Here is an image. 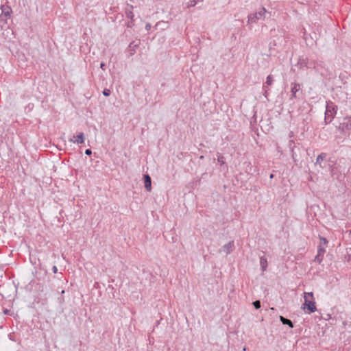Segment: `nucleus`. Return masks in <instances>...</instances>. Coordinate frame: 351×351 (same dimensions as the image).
Returning a JSON list of instances; mask_svg holds the SVG:
<instances>
[{"instance_id": "1", "label": "nucleus", "mask_w": 351, "mask_h": 351, "mask_svg": "<svg viewBox=\"0 0 351 351\" xmlns=\"http://www.w3.org/2000/svg\"><path fill=\"white\" fill-rule=\"evenodd\" d=\"M338 107L331 101H327L324 116V122L327 125L330 123L337 114Z\"/></svg>"}, {"instance_id": "2", "label": "nucleus", "mask_w": 351, "mask_h": 351, "mask_svg": "<svg viewBox=\"0 0 351 351\" xmlns=\"http://www.w3.org/2000/svg\"><path fill=\"white\" fill-rule=\"evenodd\" d=\"M304 302L302 304L304 309L306 308L309 313H314L317 311L315 302L313 297V293L312 291L304 292Z\"/></svg>"}, {"instance_id": "3", "label": "nucleus", "mask_w": 351, "mask_h": 351, "mask_svg": "<svg viewBox=\"0 0 351 351\" xmlns=\"http://www.w3.org/2000/svg\"><path fill=\"white\" fill-rule=\"evenodd\" d=\"M267 10L264 7H262L258 12L251 13L247 16V23H256L259 20H264Z\"/></svg>"}, {"instance_id": "4", "label": "nucleus", "mask_w": 351, "mask_h": 351, "mask_svg": "<svg viewBox=\"0 0 351 351\" xmlns=\"http://www.w3.org/2000/svg\"><path fill=\"white\" fill-rule=\"evenodd\" d=\"M300 69H315L316 62L313 60H310L307 58L300 57L296 64Z\"/></svg>"}, {"instance_id": "5", "label": "nucleus", "mask_w": 351, "mask_h": 351, "mask_svg": "<svg viewBox=\"0 0 351 351\" xmlns=\"http://www.w3.org/2000/svg\"><path fill=\"white\" fill-rule=\"evenodd\" d=\"M339 130L343 132H351V116L343 119V121L339 126Z\"/></svg>"}, {"instance_id": "6", "label": "nucleus", "mask_w": 351, "mask_h": 351, "mask_svg": "<svg viewBox=\"0 0 351 351\" xmlns=\"http://www.w3.org/2000/svg\"><path fill=\"white\" fill-rule=\"evenodd\" d=\"M71 142L76 144H82L85 141V136L83 132H80L77 135L73 136L69 139Z\"/></svg>"}, {"instance_id": "7", "label": "nucleus", "mask_w": 351, "mask_h": 351, "mask_svg": "<svg viewBox=\"0 0 351 351\" xmlns=\"http://www.w3.org/2000/svg\"><path fill=\"white\" fill-rule=\"evenodd\" d=\"M234 248H235L234 242V241H231L228 242V243L225 244L221 247V251H223L228 255V254H230V253H232L234 251Z\"/></svg>"}, {"instance_id": "8", "label": "nucleus", "mask_w": 351, "mask_h": 351, "mask_svg": "<svg viewBox=\"0 0 351 351\" xmlns=\"http://www.w3.org/2000/svg\"><path fill=\"white\" fill-rule=\"evenodd\" d=\"M300 88H301V85L300 84L291 83V97L290 98L291 99L297 97V93L299 92Z\"/></svg>"}, {"instance_id": "9", "label": "nucleus", "mask_w": 351, "mask_h": 351, "mask_svg": "<svg viewBox=\"0 0 351 351\" xmlns=\"http://www.w3.org/2000/svg\"><path fill=\"white\" fill-rule=\"evenodd\" d=\"M319 243L317 246V251L319 252L320 250H323V253L326 252V248L328 245V240L322 236H319Z\"/></svg>"}, {"instance_id": "10", "label": "nucleus", "mask_w": 351, "mask_h": 351, "mask_svg": "<svg viewBox=\"0 0 351 351\" xmlns=\"http://www.w3.org/2000/svg\"><path fill=\"white\" fill-rule=\"evenodd\" d=\"M327 154L325 152H322L319 154L316 158V162L315 163V165H319L320 168H324V165H322L324 160L326 159Z\"/></svg>"}, {"instance_id": "11", "label": "nucleus", "mask_w": 351, "mask_h": 351, "mask_svg": "<svg viewBox=\"0 0 351 351\" xmlns=\"http://www.w3.org/2000/svg\"><path fill=\"white\" fill-rule=\"evenodd\" d=\"M144 186L147 191H152V179L149 174L143 175Z\"/></svg>"}, {"instance_id": "12", "label": "nucleus", "mask_w": 351, "mask_h": 351, "mask_svg": "<svg viewBox=\"0 0 351 351\" xmlns=\"http://www.w3.org/2000/svg\"><path fill=\"white\" fill-rule=\"evenodd\" d=\"M133 5H130L129 3L127 4L126 7L125 8V13L127 18L130 19L132 21H134V13H133Z\"/></svg>"}, {"instance_id": "13", "label": "nucleus", "mask_w": 351, "mask_h": 351, "mask_svg": "<svg viewBox=\"0 0 351 351\" xmlns=\"http://www.w3.org/2000/svg\"><path fill=\"white\" fill-rule=\"evenodd\" d=\"M0 8L1 10V14L2 15L3 14L6 17L10 16V14L12 12V9H11V8L10 6H8V5H7V6L1 5Z\"/></svg>"}, {"instance_id": "14", "label": "nucleus", "mask_w": 351, "mask_h": 351, "mask_svg": "<svg viewBox=\"0 0 351 351\" xmlns=\"http://www.w3.org/2000/svg\"><path fill=\"white\" fill-rule=\"evenodd\" d=\"M260 266L262 271H265L267 268V259L265 256L260 257Z\"/></svg>"}, {"instance_id": "15", "label": "nucleus", "mask_w": 351, "mask_h": 351, "mask_svg": "<svg viewBox=\"0 0 351 351\" xmlns=\"http://www.w3.org/2000/svg\"><path fill=\"white\" fill-rule=\"evenodd\" d=\"M279 318L282 324L287 325L291 328H293V326H294L293 324L290 319L285 318V317H283L282 315H280Z\"/></svg>"}, {"instance_id": "16", "label": "nucleus", "mask_w": 351, "mask_h": 351, "mask_svg": "<svg viewBox=\"0 0 351 351\" xmlns=\"http://www.w3.org/2000/svg\"><path fill=\"white\" fill-rule=\"evenodd\" d=\"M324 253H323V250H320L319 252L317 251V254L315 256L314 261L318 263H321L323 260Z\"/></svg>"}, {"instance_id": "17", "label": "nucleus", "mask_w": 351, "mask_h": 351, "mask_svg": "<svg viewBox=\"0 0 351 351\" xmlns=\"http://www.w3.org/2000/svg\"><path fill=\"white\" fill-rule=\"evenodd\" d=\"M138 44H135L134 42H131L128 46V50L130 51V56H132L135 53V48L138 47Z\"/></svg>"}, {"instance_id": "18", "label": "nucleus", "mask_w": 351, "mask_h": 351, "mask_svg": "<svg viewBox=\"0 0 351 351\" xmlns=\"http://www.w3.org/2000/svg\"><path fill=\"white\" fill-rule=\"evenodd\" d=\"M274 82V79L271 75H269L266 78V82L263 85H265L267 87L271 86Z\"/></svg>"}, {"instance_id": "19", "label": "nucleus", "mask_w": 351, "mask_h": 351, "mask_svg": "<svg viewBox=\"0 0 351 351\" xmlns=\"http://www.w3.org/2000/svg\"><path fill=\"white\" fill-rule=\"evenodd\" d=\"M217 162L221 166L225 163V158L223 156L219 153H217Z\"/></svg>"}, {"instance_id": "20", "label": "nucleus", "mask_w": 351, "mask_h": 351, "mask_svg": "<svg viewBox=\"0 0 351 351\" xmlns=\"http://www.w3.org/2000/svg\"><path fill=\"white\" fill-rule=\"evenodd\" d=\"M198 1L199 0H190V2L187 5V8H189L191 7H194L197 3Z\"/></svg>"}, {"instance_id": "21", "label": "nucleus", "mask_w": 351, "mask_h": 351, "mask_svg": "<svg viewBox=\"0 0 351 351\" xmlns=\"http://www.w3.org/2000/svg\"><path fill=\"white\" fill-rule=\"evenodd\" d=\"M252 304L256 309H258L261 306L260 300H256V301L253 302Z\"/></svg>"}, {"instance_id": "22", "label": "nucleus", "mask_w": 351, "mask_h": 351, "mask_svg": "<svg viewBox=\"0 0 351 351\" xmlns=\"http://www.w3.org/2000/svg\"><path fill=\"white\" fill-rule=\"evenodd\" d=\"M102 93L104 96L108 97L110 95L111 91L108 88H104L102 91Z\"/></svg>"}, {"instance_id": "23", "label": "nucleus", "mask_w": 351, "mask_h": 351, "mask_svg": "<svg viewBox=\"0 0 351 351\" xmlns=\"http://www.w3.org/2000/svg\"><path fill=\"white\" fill-rule=\"evenodd\" d=\"M263 90H264V95H265V97H267V95H268V91H269V89L265 85H263Z\"/></svg>"}, {"instance_id": "24", "label": "nucleus", "mask_w": 351, "mask_h": 351, "mask_svg": "<svg viewBox=\"0 0 351 351\" xmlns=\"http://www.w3.org/2000/svg\"><path fill=\"white\" fill-rule=\"evenodd\" d=\"M346 258L348 261H351V252L348 250V254L346 256Z\"/></svg>"}, {"instance_id": "25", "label": "nucleus", "mask_w": 351, "mask_h": 351, "mask_svg": "<svg viewBox=\"0 0 351 351\" xmlns=\"http://www.w3.org/2000/svg\"><path fill=\"white\" fill-rule=\"evenodd\" d=\"M85 154L90 156L92 154V151L90 149H87L85 150Z\"/></svg>"}, {"instance_id": "26", "label": "nucleus", "mask_w": 351, "mask_h": 351, "mask_svg": "<svg viewBox=\"0 0 351 351\" xmlns=\"http://www.w3.org/2000/svg\"><path fill=\"white\" fill-rule=\"evenodd\" d=\"M134 21H132V20H130V21H129V22L128 23L127 26H128V27H132L134 25Z\"/></svg>"}, {"instance_id": "27", "label": "nucleus", "mask_w": 351, "mask_h": 351, "mask_svg": "<svg viewBox=\"0 0 351 351\" xmlns=\"http://www.w3.org/2000/svg\"><path fill=\"white\" fill-rule=\"evenodd\" d=\"M335 166L334 165H332L330 167V172L332 173V175H334L335 174Z\"/></svg>"}, {"instance_id": "28", "label": "nucleus", "mask_w": 351, "mask_h": 351, "mask_svg": "<svg viewBox=\"0 0 351 351\" xmlns=\"http://www.w3.org/2000/svg\"><path fill=\"white\" fill-rule=\"evenodd\" d=\"M151 27H152V25H151V24H150V23H147V24H146V25H145V29H146L147 31L150 30Z\"/></svg>"}, {"instance_id": "29", "label": "nucleus", "mask_w": 351, "mask_h": 351, "mask_svg": "<svg viewBox=\"0 0 351 351\" xmlns=\"http://www.w3.org/2000/svg\"><path fill=\"white\" fill-rule=\"evenodd\" d=\"M105 66H106V64H105L104 63L101 62V63L100 64V68H101V69L105 70Z\"/></svg>"}, {"instance_id": "30", "label": "nucleus", "mask_w": 351, "mask_h": 351, "mask_svg": "<svg viewBox=\"0 0 351 351\" xmlns=\"http://www.w3.org/2000/svg\"><path fill=\"white\" fill-rule=\"evenodd\" d=\"M9 313H10V310L6 309V308L3 310V313L5 315H9Z\"/></svg>"}, {"instance_id": "31", "label": "nucleus", "mask_w": 351, "mask_h": 351, "mask_svg": "<svg viewBox=\"0 0 351 351\" xmlns=\"http://www.w3.org/2000/svg\"><path fill=\"white\" fill-rule=\"evenodd\" d=\"M52 270L53 271V273H56L57 272V267L56 266H53V268H52Z\"/></svg>"}, {"instance_id": "32", "label": "nucleus", "mask_w": 351, "mask_h": 351, "mask_svg": "<svg viewBox=\"0 0 351 351\" xmlns=\"http://www.w3.org/2000/svg\"><path fill=\"white\" fill-rule=\"evenodd\" d=\"M109 287L111 289L112 291L114 289V287Z\"/></svg>"}, {"instance_id": "33", "label": "nucleus", "mask_w": 351, "mask_h": 351, "mask_svg": "<svg viewBox=\"0 0 351 351\" xmlns=\"http://www.w3.org/2000/svg\"><path fill=\"white\" fill-rule=\"evenodd\" d=\"M273 177H274V175L271 173V174L270 175V178H272Z\"/></svg>"}, {"instance_id": "34", "label": "nucleus", "mask_w": 351, "mask_h": 351, "mask_svg": "<svg viewBox=\"0 0 351 351\" xmlns=\"http://www.w3.org/2000/svg\"><path fill=\"white\" fill-rule=\"evenodd\" d=\"M349 252H351V247H350V248H349Z\"/></svg>"}, {"instance_id": "35", "label": "nucleus", "mask_w": 351, "mask_h": 351, "mask_svg": "<svg viewBox=\"0 0 351 351\" xmlns=\"http://www.w3.org/2000/svg\"><path fill=\"white\" fill-rule=\"evenodd\" d=\"M350 235H351V230L350 231Z\"/></svg>"}]
</instances>
